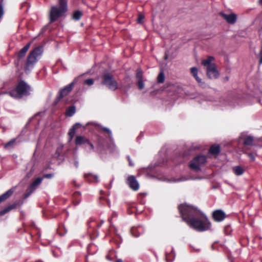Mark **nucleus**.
<instances>
[{
    "label": "nucleus",
    "mask_w": 262,
    "mask_h": 262,
    "mask_svg": "<svg viewBox=\"0 0 262 262\" xmlns=\"http://www.w3.org/2000/svg\"><path fill=\"white\" fill-rule=\"evenodd\" d=\"M259 3H260V4L262 5V0H259Z\"/></svg>",
    "instance_id": "nucleus-47"
},
{
    "label": "nucleus",
    "mask_w": 262,
    "mask_h": 262,
    "mask_svg": "<svg viewBox=\"0 0 262 262\" xmlns=\"http://www.w3.org/2000/svg\"><path fill=\"white\" fill-rule=\"evenodd\" d=\"M30 42L28 43L19 51L17 55L18 59H21V58L25 56L26 53H27V52L30 48Z\"/></svg>",
    "instance_id": "nucleus-18"
},
{
    "label": "nucleus",
    "mask_w": 262,
    "mask_h": 262,
    "mask_svg": "<svg viewBox=\"0 0 262 262\" xmlns=\"http://www.w3.org/2000/svg\"><path fill=\"white\" fill-rule=\"evenodd\" d=\"M113 183V180H112L110 182V185L108 187V188H111L112 187V185Z\"/></svg>",
    "instance_id": "nucleus-41"
},
{
    "label": "nucleus",
    "mask_w": 262,
    "mask_h": 262,
    "mask_svg": "<svg viewBox=\"0 0 262 262\" xmlns=\"http://www.w3.org/2000/svg\"><path fill=\"white\" fill-rule=\"evenodd\" d=\"M14 188H11L0 196V203L9 198L13 193Z\"/></svg>",
    "instance_id": "nucleus-16"
},
{
    "label": "nucleus",
    "mask_w": 262,
    "mask_h": 262,
    "mask_svg": "<svg viewBox=\"0 0 262 262\" xmlns=\"http://www.w3.org/2000/svg\"><path fill=\"white\" fill-rule=\"evenodd\" d=\"M43 180V178H37L35 179L33 182L30 184L29 187L26 190L25 194H24V198L25 199L28 198L38 187V186L41 184Z\"/></svg>",
    "instance_id": "nucleus-8"
},
{
    "label": "nucleus",
    "mask_w": 262,
    "mask_h": 262,
    "mask_svg": "<svg viewBox=\"0 0 262 262\" xmlns=\"http://www.w3.org/2000/svg\"><path fill=\"white\" fill-rule=\"evenodd\" d=\"M106 259L109 261H112L115 257V251L113 249L110 250L106 255Z\"/></svg>",
    "instance_id": "nucleus-26"
},
{
    "label": "nucleus",
    "mask_w": 262,
    "mask_h": 262,
    "mask_svg": "<svg viewBox=\"0 0 262 262\" xmlns=\"http://www.w3.org/2000/svg\"><path fill=\"white\" fill-rule=\"evenodd\" d=\"M220 15L229 24H234L236 20V16L233 13L226 14L221 13Z\"/></svg>",
    "instance_id": "nucleus-13"
},
{
    "label": "nucleus",
    "mask_w": 262,
    "mask_h": 262,
    "mask_svg": "<svg viewBox=\"0 0 262 262\" xmlns=\"http://www.w3.org/2000/svg\"><path fill=\"white\" fill-rule=\"evenodd\" d=\"M248 157L251 160V161H254V160L255 157H254V156H253V154L249 153V154H248Z\"/></svg>",
    "instance_id": "nucleus-37"
},
{
    "label": "nucleus",
    "mask_w": 262,
    "mask_h": 262,
    "mask_svg": "<svg viewBox=\"0 0 262 262\" xmlns=\"http://www.w3.org/2000/svg\"><path fill=\"white\" fill-rule=\"evenodd\" d=\"M199 147H197L196 146H193V149H195L196 148H199Z\"/></svg>",
    "instance_id": "nucleus-43"
},
{
    "label": "nucleus",
    "mask_w": 262,
    "mask_h": 262,
    "mask_svg": "<svg viewBox=\"0 0 262 262\" xmlns=\"http://www.w3.org/2000/svg\"><path fill=\"white\" fill-rule=\"evenodd\" d=\"M138 85L139 89L140 90H142L144 88V84L143 83V81H142V79L138 80Z\"/></svg>",
    "instance_id": "nucleus-31"
},
{
    "label": "nucleus",
    "mask_w": 262,
    "mask_h": 262,
    "mask_svg": "<svg viewBox=\"0 0 262 262\" xmlns=\"http://www.w3.org/2000/svg\"><path fill=\"white\" fill-rule=\"evenodd\" d=\"M115 237H116V243L117 242V238H119L120 239V241H121V237L119 235H118L116 233Z\"/></svg>",
    "instance_id": "nucleus-39"
},
{
    "label": "nucleus",
    "mask_w": 262,
    "mask_h": 262,
    "mask_svg": "<svg viewBox=\"0 0 262 262\" xmlns=\"http://www.w3.org/2000/svg\"><path fill=\"white\" fill-rule=\"evenodd\" d=\"M214 58L209 56L202 61V64L206 68V74L210 79H216L219 77L220 73L217 70L215 64L212 63Z\"/></svg>",
    "instance_id": "nucleus-4"
},
{
    "label": "nucleus",
    "mask_w": 262,
    "mask_h": 262,
    "mask_svg": "<svg viewBox=\"0 0 262 262\" xmlns=\"http://www.w3.org/2000/svg\"><path fill=\"white\" fill-rule=\"evenodd\" d=\"M75 111L76 109L75 106H70L67 108L66 111V114L67 116L71 117L75 114Z\"/></svg>",
    "instance_id": "nucleus-27"
},
{
    "label": "nucleus",
    "mask_w": 262,
    "mask_h": 262,
    "mask_svg": "<svg viewBox=\"0 0 262 262\" xmlns=\"http://www.w3.org/2000/svg\"><path fill=\"white\" fill-rule=\"evenodd\" d=\"M63 148V145L62 144H60L58 145V146L57 147L56 152L54 155V157L55 158H58L62 153V150Z\"/></svg>",
    "instance_id": "nucleus-25"
},
{
    "label": "nucleus",
    "mask_w": 262,
    "mask_h": 262,
    "mask_svg": "<svg viewBox=\"0 0 262 262\" xmlns=\"http://www.w3.org/2000/svg\"><path fill=\"white\" fill-rule=\"evenodd\" d=\"M212 215L214 220L216 222H221L226 217L225 213L220 210L214 211L213 212Z\"/></svg>",
    "instance_id": "nucleus-12"
},
{
    "label": "nucleus",
    "mask_w": 262,
    "mask_h": 262,
    "mask_svg": "<svg viewBox=\"0 0 262 262\" xmlns=\"http://www.w3.org/2000/svg\"><path fill=\"white\" fill-rule=\"evenodd\" d=\"M36 262H42V261H37Z\"/></svg>",
    "instance_id": "nucleus-48"
},
{
    "label": "nucleus",
    "mask_w": 262,
    "mask_h": 262,
    "mask_svg": "<svg viewBox=\"0 0 262 262\" xmlns=\"http://www.w3.org/2000/svg\"><path fill=\"white\" fill-rule=\"evenodd\" d=\"M254 141V138L252 136H248L244 139V144L245 145H252Z\"/></svg>",
    "instance_id": "nucleus-23"
},
{
    "label": "nucleus",
    "mask_w": 262,
    "mask_h": 262,
    "mask_svg": "<svg viewBox=\"0 0 262 262\" xmlns=\"http://www.w3.org/2000/svg\"><path fill=\"white\" fill-rule=\"evenodd\" d=\"M82 15V13L79 11L75 12L73 15V18L76 20H79Z\"/></svg>",
    "instance_id": "nucleus-28"
},
{
    "label": "nucleus",
    "mask_w": 262,
    "mask_h": 262,
    "mask_svg": "<svg viewBox=\"0 0 262 262\" xmlns=\"http://www.w3.org/2000/svg\"><path fill=\"white\" fill-rule=\"evenodd\" d=\"M127 159H128V162H129V166H132L134 165V164L133 163V162H132V161L130 160V157L128 156L127 157Z\"/></svg>",
    "instance_id": "nucleus-38"
},
{
    "label": "nucleus",
    "mask_w": 262,
    "mask_h": 262,
    "mask_svg": "<svg viewBox=\"0 0 262 262\" xmlns=\"http://www.w3.org/2000/svg\"><path fill=\"white\" fill-rule=\"evenodd\" d=\"M52 177H53L52 174H45L42 178H43V179L44 178L50 179V178H52Z\"/></svg>",
    "instance_id": "nucleus-36"
},
{
    "label": "nucleus",
    "mask_w": 262,
    "mask_h": 262,
    "mask_svg": "<svg viewBox=\"0 0 262 262\" xmlns=\"http://www.w3.org/2000/svg\"><path fill=\"white\" fill-rule=\"evenodd\" d=\"M16 204H11V205H9L7 207L5 208L4 210H3L0 211V216L3 215L5 214L8 213L10 210H11L15 208L16 207Z\"/></svg>",
    "instance_id": "nucleus-20"
},
{
    "label": "nucleus",
    "mask_w": 262,
    "mask_h": 262,
    "mask_svg": "<svg viewBox=\"0 0 262 262\" xmlns=\"http://www.w3.org/2000/svg\"><path fill=\"white\" fill-rule=\"evenodd\" d=\"M232 170L236 176L242 175L244 172V169L239 166H236L233 167Z\"/></svg>",
    "instance_id": "nucleus-22"
},
{
    "label": "nucleus",
    "mask_w": 262,
    "mask_h": 262,
    "mask_svg": "<svg viewBox=\"0 0 262 262\" xmlns=\"http://www.w3.org/2000/svg\"><path fill=\"white\" fill-rule=\"evenodd\" d=\"M81 126V124H80L79 123H77L75 124L73 126V127L70 129L69 132L68 133V135L69 136V141H71L72 140V138H73L75 133V130L76 129L78 128L79 127H80Z\"/></svg>",
    "instance_id": "nucleus-15"
},
{
    "label": "nucleus",
    "mask_w": 262,
    "mask_h": 262,
    "mask_svg": "<svg viewBox=\"0 0 262 262\" xmlns=\"http://www.w3.org/2000/svg\"><path fill=\"white\" fill-rule=\"evenodd\" d=\"M74 195H75V196H77L78 195H80V193L79 192H76L75 193Z\"/></svg>",
    "instance_id": "nucleus-40"
},
{
    "label": "nucleus",
    "mask_w": 262,
    "mask_h": 262,
    "mask_svg": "<svg viewBox=\"0 0 262 262\" xmlns=\"http://www.w3.org/2000/svg\"><path fill=\"white\" fill-rule=\"evenodd\" d=\"M30 91V87L24 81H20L15 89L10 92V95L17 98L28 95Z\"/></svg>",
    "instance_id": "nucleus-5"
},
{
    "label": "nucleus",
    "mask_w": 262,
    "mask_h": 262,
    "mask_svg": "<svg viewBox=\"0 0 262 262\" xmlns=\"http://www.w3.org/2000/svg\"><path fill=\"white\" fill-rule=\"evenodd\" d=\"M82 77V75L76 77L73 81L70 84L65 86L63 89L60 91V96L58 98L59 99L67 95L72 90V88L75 83H76L78 80Z\"/></svg>",
    "instance_id": "nucleus-9"
},
{
    "label": "nucleus",
    "mask_w": 262,
    "mask_h": 262,
    "mask_svg": "<svg viewBox=\"0 0 262 262\" xmlns=\"http://www.w3.org/2000/svg\"><path fill=\"white\" fill-rule=\"evenodd\" d=\"M110 224H113V223H112V218H111V219H110Z\"/></svg>",
    "instance_id": "nucleus-45"
},
{
    "label": "nucleus",
    "mask_w": 262,
    "mask_h": 262,
    "mask_svg": "<svg viewBox=\"0 0 262 262\" xmlns=\"http://www.w3.org/2000/svg\"><path fill=\"white\" fill-rule=\"evenodd\" d=\"M116 262H123L122 260L120 259H117L116 260Z\"/></svg>",
    "instance_id": "nucleus-42"
},
{
    "label": "nucleus",
    "mask_w": 262,
    "mask_h": 262,
    "mask_svg": "<svg viewBox=\"0 0 262 262\" xmlns=\"http://www.w3.org/2000/svg\"><path fill=\"white\" fill-rule=\"evenodd\" d=\"M144 18V15H143L141 14H140L139 15V16H138V19H137L138 23H139V24L143 23Z\"/></svg>",
    "instance_id": "nucleus-33"
},
{
    "label": "nucleus",
    "mask_w": 262,
    "mask_h": 262,
    "mask_svg": "<svg viewBox=\"0 0 262 262\" xmlns=\"http://www.w3.org/2000/svg\"><path fill=\"white\" fill-rule=\"evenodd\" d=\"M190 72L200 86H202L204 85V82L198 76V70L197 68L195 67L191 68L190 69Z\"/></svg>",
    "instance_id": "nucleus-14"
},
{
    "label": "nucleus",
    "mask_w": 262,
    "mask_h": 262,
    "mask_svg": "<svg viewBox=\"0 0 262 262\" xmlns=\"http://www.w3.org/2000/svg\"><path fill=\"white\" fill-rule=\"evenodd\" d=\"M103 222L102 221L101 224L100 225H98V227H100L101 226V225L103 224Z\"/></svg>",
    "instance_id": "nucleus-46"
},
{
    "label": "nucleus",
    "mask_w": 262,
    "mask_h": 262,
    "mask_svg": "<svg viewBox=\"0 0 262 262\" xmlns=\"http://www.w3.org/2000/svg\"><path fill=\"white\" fill-rule=\"evenodd\" d=\"M136 77L138 80L142 79V72L141 70H138L136 73Z\"/></svg>",
    "instance_id": "nucleus-32"
},
{
    "label": "nucleus",
    "mask_w": 262,
    "mask_h": 262,
    "mask_svg": "<svg viewBox=\"0 0 262 262\" xmlns=\"http://www.w3.org/2000/svg\"><path fill=\"white\" fill-rule=\"evenodd\" d=\"M85 178L90 182H98L99 178L97 175L92 174L91 173L85 174Z\"/></svg>",
    "instance_id": "nucleus-19"
},
{
    "label": "nucleus",
    "mask_w": 262,
    "mask_h": 262,
    "mask_svg": "<svg viewBox=\"0 0 262 262\" xmlns=\"http://www.w3.org/2000/svg\"><path fill=\"white\" fill-rule=\"evenodd\" d=\"M94 79L90 78V79H88L85 80L84 81L83 83L85 85L91 86V85H93L94 84Z\"/></svg>",
    "instance_id": "nucleus-30"
},
{
    "label": "nucleus",
    "mask_w": 262,
    "mask_h": 262,
    "mask_svg": "<svg viewBox=\"0 0 262 262\" xmlns=\"http://www.w3.org/2000/svg\"><path fill=\"white\" fill-rule=\"evenodd\" d=\"M179 210L183 220L191 228L198 231L209 230L211 223L206 216L195 207L186 204H181Z\"/></svg>",
    "instance_id": "nucleus-1"
},
{
    "label": "nucleus",
    "mask_w": 262,
    "mask_h": 262,
    "mask_svg": "<svg viewBox=\"0 0 262 262\" xmlns=\"http://www.w3.org/2000/svg\"><path fill=\"white\" fill-rule=\"evenodd\" d=\"M62 228L64 229V232H61V230L62 228H60L58 230V233L61 235H63L67 232V230L65 229V228L64 227H63Z\"/></svg>",
    "instance_id": "nucleus-35"
},
{
    "label": "nucleus",
    "mask_w": 262,
    "mask_h": 262,
    "mask_svg": "<svg viewBox=\"0 0 262 262\" xmlns=\"http://www.w3.org/2000/svg\"><path fill=\"white\" fill-rule=\"evenodd\" d=\"M165 79V76L164 73L163 72H161L160 73V74L158 75V82L159 83H163Z\"/></svg>",
    "instance_id": "nucleus-29"
},
{
    "label": "nucleus",
    "mask_w": 262,
    "mask_h": 262,
    "mask_svg": "<svg viewBox=\"0 0 262 262\" xmlns=\"http://www.w3.org/2000/svg\"><path fill=\"white\" fill-rule=\"evenodd\" d=\"M89 125H93L96 128H98V129L101 128V129H103V130L106 132L108 133V136L111 135V132L109 129H108L106 127H102L100 126L99 124H98V123H97L95 122H90L87 123L85 127H86V126H88Z\"/></svg>",
    "instance_id": "nucleus-17"
},
{
    "label": "nucleus",
    "mask_w": 262,
    "mask_h": 262,
    "mask_svg": "<svg viewBox=\"0 0 262 262\" xmlns=\"http://www.w3.org/2000/svg\"><path fill=\"white\" fill-rule=\"evenodd\" d=\"M136 228H135V227H134V228H132L131 229L130 231H131V233H132V235H133V236H136V237H137L139 235H138V234H135V231H136Z\"/></svg>",
    "instance_id": "nucleus-34"
},
{
    "label": "nucleus",
    "mask_w": 262,
    "mask_h": 262,
    "mask_svg": "<svg viewBox=\"0 0 262 262\" xmlns=\"http://www.w3.org/2000/svg\"><path fill=\"white\" fill-rule=\"evenodd\" d=\"M58 6H52L50 11L51 22L56 20L67 11V3L66 0H58Z\"/></svg>",
    "instance_id": "nucleus-3"
},
{
    "label": "nucleus",
    "mask_w": 262,
    "mask_h": 262,
    "mask_svg": "<svg viewBox=\"0 0 262 262\" xmlns=\"http://www.w3.org/2000/svg\"><path fill=\"white\" fill-rule=\"evenodd\" d=\"M16 144V139H13L5 144L4 147L6 149H10L14 147Z\"/></svg>",
    "instance_id": "nucleus-21"
},
{
    "label": "nucleus",
    "mask_w": 262,
    "mask_h": 262,
    "mask_svg": "<svg viewBox=\"0 0 262 262\" xmlns=\"http://www.w3.org/2000/svg\"><path fill=\"white\" fill-rule=\"evenodd\" d=\"M127 183L129 187L134 191H137L139 188V184L137 181L136 178L133 176H130L128 177Z\"/></svg>",
    "instance_id": "nucleus-10"
},
{
    "label": "nucleus",
    "mask_w": 262,
    "mask_h": 262,
    "mask_svg": "<svg viewBox=\"0 0 262 262\" xmlns=\"http://www.w3.org/2000/svg\"><path fill=\"white\" fill-rule=\"evenodd\" d=\"M75 144L77 145H81L83 144L86 143L91 148V149H93L94 147L92 143H90L88 139L85 138L83 136H78L76 137L75 139Z\"/></svg>",
    "instance_id": "nucleus-11"
},
{
    "label": "nucleus",
    "mask_w": 262,
    "mask_h": 262,
    "mask_svg": "<svg viewBox=\"0 0 262 262\" xmlns=\"http://www.w3.org/2000/svg\"><path fill=\"white\" fill-rule=\"evenodd\" d=\"M101 84L110 89L115 90L113 74L109 71H105L101 76Z\"/></svg>",
    "instance_id": "nucleus-6"
},
{
    "label": "nucleus",
    "mask_w": 262,
    "mask_h": 262,
    "mask_svg": "<svg viewBox=\"0 0 262 262\" xmlns=\"http://www.w3.org/2000/svg\"><path fill=\"white\" fill-rule=\"evenodd\" d=\"M42 52V48L41 47H38L30 53L25 67V71L26 73H29L33 69L35 64L40 58Z\"/></svg>",
    "instance_id": "nucleus-2"
},
{
    "label": "nucleus",
    "mask_w": 262,
    "mask_h": 262,
    "mask_svg": "<svg viewBox=\"0 0 262 262\" xmlns=\"http://www.w3.org/2000/svg\"><path fill=\"white\" fill-rule=\"evenodd\" d=\"M75 165L76 167L78 166V162L77 161L75 162Z\"/></svg>",
    "instance_id": "nucleus-44"
},
{
    "label": "nucleus",
    "mask_w": 262,
    "mask_h": 262,
    "mask_svg": "<svg viewBox=\"0 0 262 262\" xmlns=\"http://www.w3.org/2000/svg\"><path fill=\"white\" fill-rule=\"evenodd\" d=\"M220 148L219 145H213L211 146L209 149L210 153L213 155H217L219 153Z\"/></svg>",
    "instance_id": "nucleus-24"
},
{
    "label": "nucleus",
    "mask_w": 262,
    "mask_h": 262,
    "mask_svg": "<svg viewBox=\"0 0 262 262\" xmlns=\"http://www.w3.org/2000/svg\"><path fill=\"white\" fill-rule=\"evenodd\" d=\"M206 162V158L205 156H199L195 157L190 163V167L195 170L200 169L201 166L204 165Z\"/></svg>",
    "instance_id": "nucleus-7"
}]
</instances>
